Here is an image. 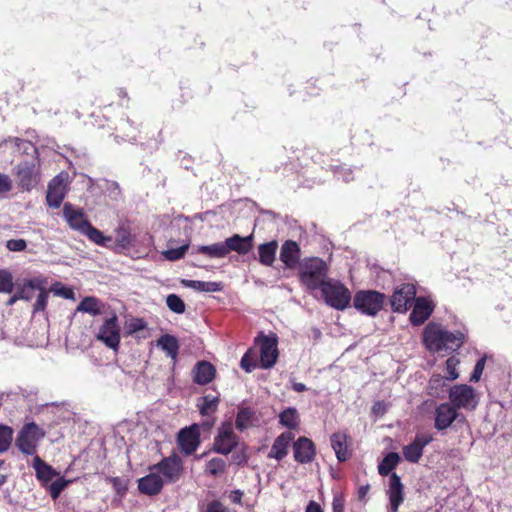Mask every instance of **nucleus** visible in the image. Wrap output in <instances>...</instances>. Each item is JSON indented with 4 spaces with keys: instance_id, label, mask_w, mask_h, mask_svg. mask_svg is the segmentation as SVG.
Here are the masks:
<instances>
[{
    "instance_id": "nucleus-52",
    "label": "nucleus",
    "mask_w": 512,
    "mask_h": 512,
    "mask_svg": "<svg viewBox=\"0 0 512 512\" xmlns=\"http://www.w3.org/2000/svg\"><path fill=\"white\" fill-rule=\"evenodd\" d=\"M241 367L246 372H251L255 367L256 364L253 362L252 358L250 357V352H247L241 359Z\"/></svg>"
},
{
    "instance_id": "nucleus-61",
    "label": "nucleus",
    "mask_w": 512,
    "mask_h": 512,
    "mask_svg": "<svg viewBox=\"0 0 512 512\" xmlns=\"http://www.w3.org/2000/svg\"><path fill=\"white\" fill-rule=\"evenodd\" d=\"M234 501H240V495L237 494L234 498Z\"/></svg>"
},
{
    "instance_id": "nucleus-11",
    "label": "nucleus",
    "mask_w": 512,
    "mask_h": 512,
    "mask_svg": "<svg viewBox=\"0 0 512 512\" xmlns=\"http://www.w3.org/2000/svg\"><path fill=\"white\" fill-rule=\"evenodd\" d=\"M18 186L23 190H32L40 181V166L36 162H22L16 167Z\"/></svg>"
},
{
    "instance_id": "nucleus-31",
    "label": "nucleus",
    "mask_w": 512,
    "mask_h": 512,
    "mask_svg": "<svg viewBox=\"0 0 512 512\" xmlns=\"http://www.w3.org/2000/svg\"><path fill=\"white\" fill-rule=\"evenodd\" d=\"M157 344L173 360L176 359L178 350H179V344H178L177 339L174 336H171V335L161 336L159 338Z\"/></svg>"
},
{
    "instance_id": "nucleus-62",
    "label": "nucleus",
    "mask_w": 512,
    "mask_h": 512,
    "mask_svg": "<svg viewBox=\"0 0 512 512\" xmlns=\"http://www.w3.org/2000/svg\"><path fill=\"white\" fill-rule=\"evenodd\" d=\"M2 464H3V461H0V467L2 466Z\"/></svg>"
},
{
    "instance_id": "nucleus-7",
    "label": "nucleus",
    "mask_w": 512,
    "mask_h": 512,
    "mask_svg": "<svg viewBox=\"0 0 512 512\" xmlns=\"http://www.w3.org/2000/svg\"><path fill=\"white\" fill-rule=\"evenodd\" d=\"M449 399L456 409L474 410L478 403L479 397L476 391L466 384L455 385L449 390Z\"/></svg>"
},
{
    "instance_id": "nucleus-6",
    "label": "nucleus",
    "mask_w": 512,
    "mask_h": 512,
    "mask_svg": "<svg viewBox=\"0 0 512 512\" xmlns=\"http://www.w3.org/2000/svg\"><path fill=\"white\" fill-rule=\"evenodd\" d=\"M95 338L108 348L114 351L118 350L121 336L118 317L115 313H112L104 320L102 325L98 328Z\"/></svg>"
},
{
    "instance_id": "nucleus-38",
    "label": "nucleus",
    "mask_w": 512,
    "mask_h": 512,
    "mask_svg": "<svg viewBox=\"0 0 512 512\" xmlns=\"http://www.w3.org/2000/svg\"><path fill=\"white\" fill-rule=\"evenodd\" d=\"M166 304L171 311L177 314H182L185 311V304L183 300L175 294L167 296Z\"/></svg>"
},
{
    "instance_id": "nucleus-21",
    "label": "nucleus",
    "mask_w": 512,
    "mask_h": 512,
    "mask_svg": "<svg viewBox=\"0 0 512 512\" xmlns=\"http://www.w3.org/2000/svg\"><path fill=\"white\" fill-rule=\"evenodd\" d=\"M314 454V444L310 439L300 437L294 443V458L296 461L300 463H308L313 459Z\"/></svg>"
},
{
    "instance_id": "nucleus-34",
    "label": "nucleus",
    "mask_w": 512,
    "mask_h": 512,
    "mask_svg": "<svg viewBox=\"0 0 512 512\" xmlns=\"http://www.w3.org/2000/svg\"><path fill=\"white\" fill-rule=\"evenodd\" d=\"M280 423L289 428L296 429L299 425L300 418L295 408H287L279 415Z\"/></svg>"
},
{
    "instance_id": "nucleus-30",
    "label": "nucleus",
    "mask_w": 512,
    "mask_h": 512,
    "mask_svg": "<svg viewBox=\"0 0 512 512\" xmlns=\"http://www.w3.org/2000/svg\"><path fill=\"white\" fill-rule=\"evenodd\" d=\"M197 252L205 254L210 258H224L227 256V249L224 242H217L211 245H203L197 248Z\"/></svg>"
},
{
    "instance_id": "nucleus-45",
    "label": "nucleus",
    "mask_w": 512,
    "mask_h": 512,
    "mask_svg": "<svg viewBox=\"0 0 512 512\" xmlns=\"http://www.w3.org/2000/svg\"><path fill=\"white\" fill-rule=\"evenodd\" d=\"M116 243L123 249H127L132 244V236L126 229H120L117 232Z\"/></svg>"
},
{
    "instance_id": "nucleus-53",
    "label": "nucleus",
    "mask_w": 512,
    "mask_h": 512,
    "mask_svg": "<svg viewBox=\"0 0 512 512\" xmlns=\"http://www.w3.org/2000/svg\"><path fill=\"white\" fill-rule=\"evenodd\" d=\"M207 512H227V509L221 503L214 501L208 505Z\"/></svg>"
},
{
    "instance_id": "nucleus-26",
    "label": "nucleus",
    "mask_w": 512,
    "mask_h": 512,
    "mask_svg": "<svg viewBox=\"0 0 512 512\" xmlns=\"http://www.w3.org/2000/svg\"><path fill=\"white\" fill-rule=\"evenodd\" d=\"M277 248L278 244L276 241H270L259 245V262L265 266H272L276 259Z\"/></svg>"
},
{
    "instance_id": "nucleus-13",
    "label": "nucleus",
    "mask_w": 512,
    "mask_h": 512,
    "mask_svg": "<svg viewBox=\"0 0 512 512\" xmlns=\"http://www.w3.org/2000/svg\"><path fill=\"white\" fill-rule=\"evenodd\" d=\"M416 289L413 284H402L397 287L391 297V307L396 312L404 313L416 298Z\"/></svg>"
},
{
    "instance_id": "nucleus-41",
    "label": "nucleus",
    "mask_w": 512,
    "mask_h": 512,
    "mask_svg": "<svg viewBox=\"0 0 512 512\" xmlns=\"http://www.w3.org/2000/svg\"><path fill=\"white\" fill-rule=\"evenodd\" d=\"M445 386L444 378L441 375H433L429 381V393L438 396Z\"/></svg>"
},
{
    "instance_id": "nucleus-9",
    "label": "nucleus",
    "mask_w": 512,
    "mask_h": 512,
    "mask_svg": "<svg viewBox=\"0 0 512 512\" xmlns=\"http://www.w3.org/2000/svg\"><path fill=\"white\" fill-rule=\"evenodd\" d=\"M260 350V363L264 369H269L275 365L278 359V339L275 334L269 336L261 334L256 340Z\"/></svg>"
},
{
    "instance_id": "nucleus-3",
    "label": "nucleus",
    "mask_w": 512,
    "mask_h": 512,
    "mask_svg": "<svg viewBox=\"0 0 512 512\" xmlns=\"http://www.w3.org/2000/svg\"><path fill=\"white\" fill-rule=\"evenodd\" d=\"M327 270V265L322 259L306 258L299 263L300 281L311 290L322 288L323 284L327 282Z\"/></svg>"
},
{
    "instance_id": "nucleus-28",
    "label": "nucleus",
    "mask_w": 512,
    "mask_h": 512,
    "mask_svg": "<svg viewBox=\"0 0 512 512\" xmlns=\"http://www.w3.org/2000/svg\"><path fill=\"white\" fill-rule=\"evenodd\" d=\"M181 284L184 287L191 288L199 292H219L222 290V285L219 282L212 281H198V280H187L183 279Z\"/></svg>"
},
{
    "instance_id": "nucleus-22",
    "label": "nucleus",
    "mask_w": 512,
    "mask_h": 512,
    "mask_svg": "<svg viewBox=\"0 0 512 512\" xmlns=\"http://www.w3.org/2000/svg\"><path fill=\"white\" fill-rule=\"evenodd\" d=\"M388 495L391 511L397 512L399 506L404 500V495L403 485L401 483L400 477L396 473H393L390 477Z\"/></svg>"
},
{
    "instance_id": "nucleus-2",
    "label": "nucleus",
    "mask_w": 512,
    "mask_h": 512,
    "mask_svg": "<svg viewBox=\"0 0 512 512\" xmlns=\"http://www.w3.org/2000/svg\"><path fill=\"white\" fill-rule=\"evenodd\" d=\"M63 215L72 229L86 235L95 244L108 246L111 242V237L104 236L100 230L89 223L82 209L66 203L63 207Z\"/></svg>"
},
{
    "instance_id": "nucleus-5",
    "label": "nucleus",
    "mask_w": 512,
    "mask_h": 512,
    "mask_svg": "<svg viewBox=\"0 0 512 512\" xmlns=\"http://www.w3.org/2000/svg\"><path fill=\"white\" fill-rule=\"evenodd\" d=\"M322 295L327 304L335 309L343 310L351 301L350 291L340 282L327 280L321 288Z\"/></svg>"
},
{
    "instance_id": "nucleus-35",
    "label": "nucleus",
    "mask_w": 512,
    "mask_h": 512,
    "mask_svg": "<svg viewBox=\"0 0 512 512\" xmlns=\"http://www.w3.org/2000/svg\"><path fill=\"white\" fill-rule=\"evenodd\" d=\"M400 457L397 453H389L379 464L378 471L381 475H388L398 464Z\"/></svg>"
},
{
    "instance_id": "nucleus-46",
    "label": "nucleus",
    "mask_w": 512,
    "mask_h": 512,
    "mask_svg": "<svg viewBox=\"0 0 512 512\" xmlns=\"http://www.w3.org/2000/svg\"><path fill=\"white\" fill-rule=\"evenodd\" d=\"M40 293L37 296L36 302L34 304L35 311H42L45 309L47 305V300L49 297V292L44 289L43 284L41 285V289H38Z\"/></svg>"
},
{
    "instance_id": "nucleus-16",
    "label": "nucleus",
    "mask_w": 512,
    "mask_h": 512,
    "mask_svg": "<svg viewBox=\"0 0 512 512\" xmlns=\"http://www.w3.org/2000/svg\"><path fill=\"white\" fill-rule=\"evenodd\" d=\"M457 409L449 403L440 404L435 410V428L445 430L457 419Z\"/></svg>"
},
{
    "instance_id": "nucleus-54",
    "label": "nucleus",
    "mask_w": 512,
    "mask_h": 512,
    "mask_svg": "<svg viewBox=\"0 0 512 512\" xmlns=\"http://www.w3.org/2000/svg\"><path fill=\"white\" fill-rule=\"evenodd\" d=\"M306 512H322L321 507L314 501H311L306 508Z\"/></svg>"
},
{
    "instance_id": "nucleus-25",
    "label": "nucleus",
    "mask_w": 512,
    "mask_h": 512,
    "mask_svg": "<svg viewBox=\"0 0 512 512\" xmlns=\"http://www.w3.org/2000/svg\"><path fill=\"white\" fill-rule=\"evenodd\" d=\"M32 466L36 472L37 478L44 484L52 481L54 477L58 476V472L50 465L46 464L39 456H35L33 458Z\"/></svg>"
},
{
    "instance_id": "nucleus-55",
    "label": "nucleus",
    "mask_w": 512,
    "mask_h": 512,
    "mask_svg": "<svg viewBox=\"0 0 512 512\" xmlns=\"http://www.w3.org/2000/svg\"><path fill=\"white\" fill-rule=\"evenodd\" d=\"M292 388L296 392H303V391H305L307 389L306 385L303 384V383H293Z\"/></svg>"
},
{
    "instance_id": "nucleus-8",
    "label": "nucleus",
    "mask_w": 512,
    "mask_h": 512,
    "mask_svg": "<svg viewBox=\"0 0 512 512\" xmlns=\"http://www.w3.org/2000/svg\"><path fill=\"white\" fill-rule=\"evenodd\" d=\"M384 295L376 291H360L354 296V307L364 314L374 316L383 306Z\"/></svg>"
},
{
    "instance_id": "nucleus-59",
    "label": "nucleus",
    "mask_w": 512,
    "mask_h": 512,
    "mask_svg": "<svg viewBox=\"0 0 512 512\" xmlns=\"http://www.w3.org/2000/svg\"><path fill=\"white\" fill-rule=\"evenodd\" d=\"M7 481V476L0 474V486H2Z\"/></svg>"
},
{
    "instance_id": "nucleus-20",
    "label": "nucleus",
    "mask_w": 512,
    "mask_h": 512,
    "mask_svg": "<svg viewBox=\"0 0 512 512\" xmlns=\"http://www.w3.org/2000/svg\"><path fill=\"white\" fill-rule=\"evenodd\" d=\"M252 240V234L247 237H242L238 234H234L233 236L227 238L225 241H223L227 249V255L231 251H235L238 254L242 255L247 254L252 248Z\"/></svg>"
},
{
    "instance_id": "nucleus-32",
    "label": "nucleus",
    "mask_w": 512,
    "mask_h": 512,
    "mask_svg": "<svg viewBox=\"0 0 512 512\" xmlns=\"http://www.w3.org/2000/svg\"><path fill=\"white\" fill-rule=\"evenodd\" d=\"M42 284L43 281L38 278L29 280L17 290V297L23 300H31L34 296V291L41 289Z\"/></svg>"
},
{
    "instance_id": "nucleus-43",
    "label": "nucleus",
    "mask_w": 512,
    "mask_h": 512,
    "mask_svg": "<svg viewBox=\"0 0 512 512\" xmlns=\"http://www.w3.org/2000/svg\"><path fill=\"white\" fill-rule=\"evenodd\" d=\"M459 364V360L456 357H450L446 361V379L453 381L459 377L457 372V365Z\"/></svg>"
},
{
    "instance_id": "nucleus-18",
    "label": "nucleus",
    "mask_w": 512,
    "mask_h": 512,
    "mask_svg": "<svg viewBox=\"0 0 512 512\" xmlns=\"http://www.w3.org/2000/svg\"><path fill=\"white\" fill-rule=\"evenodd\" d=\"M301 256L299 245L292 240H287L283 243L280 251V260L287 268H294Z\"/></svg>"
},
{
    "instance_id": "nucleus-4",
    "label": "nucleus",
    "mask_w": 512,
    "mask_h": 512,
    "mask_svg": "<svg viewBox=\"0 0 512 512\" xmlns=\"http://www.w3.org/2000/svg\"><path fill=\"white\" fill-rule=\"evenodd\" d=\"M424 343L430 351L454 349L461 343V337L449 333L437 324H429L424 331Z\"/></svg>"
},
{
    "instance_id": "nucleus-27",
    "label": "nucleus",
    "mask_w": 512,
    "mask_h": 512,
    "mask_svg": "<svg viewBox=\"0 0 512 512\" xmlns=\"http://www.w3.org/2000/svg\"><path fill=\"white\" fill-rule=\"evenodd\" d=\"M331 446L339 461H345L349 458L347 437L344 433H334L331 436Z\"/></svg>"
},
{
    "instance_id": "nucleus-40",
    "label": "nucleus",
    "mask_w": 512,
    "mask_h": 512,
    "mask_svg": "<svg viewBox=\"0 0 512 512\" xmlns=\"http://www.w3.org/2000/svg\"><path fill=\"white\" fill-rule=\"evenodd\" d=\"M188 248H189V245L184 244L178 248H172V249L165 250L162 252V254L167 260L176 261V260L181 259L185 255Z\"/></svg>"
},
{
    "instance_id": "nucleus-12",
    "label": "nucleus",
    "mask_w": 512,
    "mask_h": 512,
    "mask_svg": "<svg viewBox=\"0 0 512 512\" xmlns=\"http://www.w3.org/2000/svg\"><path fill=\"white\" fill-rule=\"evenodd\" d=\"M238 444V437L233 431L231 422L223 423L218 429L213 449L223 455L229 454Z\"/></svg>"
},
{
    "instance_id": "nucleus-29",
    "label": "nucleus",
    "mask_w": 512,
    "mask_h": 512,
    "mask_svg": "<svg viewBox=\"0 0 512 512\" xmlns=\"http://www.w3.org/2000/svg\"><path fill=\"white\" fill-rule=\"evenodd\" d=\"M104 304L97 298L89 296L85 297L77 306V311L88 313L92 316L100 315L103 313Z\"/></svg>"
},
{
    "instance_id": "nucleus-57",
    "label": "nucleus",
    "mask_w": 512,
    "mask_h": 512,
    "mask_svg": "<svg viewBox=\"0 0 512 512\" xmlns=\"http://www.w3.org/2000/svg\"><path fill=\"white\" fill-rule=\"evenodd\" d=\"M372 409L374 412L383 411V404L381 402H377V403H375V405L373 406Z\"/></svg>"
},
{
    "instance_id": "nucleus-36",
    "label": "nucleus",
    "mask_w": 512,
    "mask_h": 512,
    "mask_svg": "<svg viewBox=\"0 0 512 512\" xmlns=\"http://www.w3.org/2000/svg\"><path fill=\"white\" fill-rule=\"evenodd\" d=\"M253 424V413L247 409H241L236 417V428L240 431H244L251 427Z\"/></svg>"
},
{
    "instance_id": "nucleus-51",
    "label": "nucleus",
    "mask_w": 512,
    "mask_h": 512,
    "mask_svg": "<svg viewBox=\"0 0 512 512\" xmlns=\"http://www.w3.org/2000/svg\"><path fill=\"white\" fill-rule=\"evenodd\" d=\"M12 189V180L6 174L0 173V194L8 193Z\"/></svg>"
},
{
    "instance_id": "nucleus-44",
    "label": "nucleus",
    "mask_w": 512,
    "mask_h": 512,
    "mask_svg": "<svg viewBox=\"0 0 512 512\" xmlns=\"http://www.w3.org/2000/svg\"><path fill=\"white\" fill-rule=\"evenodd\" d=\"M12 440V430L6 426H0V453L6 451Z\"/></svg>"
},
{
    "instance_id": "nucleus-33",
    "label": "nucleus",
    "mask_w": 512,
    "mask_h": 512,
    "mask_svg": "<svg viewBox=\"0 0 512 512\" xmlns=\"http://www.w3.org/2000/svg\"><path fill=\"white\" fill-rule=\"evenodd\" d=\"M219 398L214 395H206L199 399L198 408L203 416H209L217 410Z\"/></svg>"
},
{
    "instance_id": "nucleus-37",
    "label": "nucleus",
    "mask_w": 512,
    "mask_h": 512,
    "mask_svg": "<svg viewBox=\"0 0 512 512\" xmlns=\"http://www.w3.org/2000/svg\"><path fill=\"white\" fill-rule=\"evenodd\" d=\"M226 467V462L222 458H212L206 464V473L217 476L224 472Z\"/></svg>"
},
{
    "instance_id": "nucleus-49",
    "label": "nucleus",
    "mask_w": 512,
    "mask_h": 512,
    "mask_svg": "<svg viewBox=\"0 0 512 512\" xmlns=\"http://www.w3.org/2000/svg\"><path fill=\"white\" fill-rule=\"evenodd\" d=\"M6 247L10 251L20 252L25 250L27 243L24 239H11L7 241Z\"/></svg>"
},
{
    "instance_id": "nucleus-14",
    "label": "nucleus",
    "mask_w": 512,
    "mask_h": 512,
    "mask_svg": "<svg viewBox=\"0 0 512 512\" xmlns=\"http://www.w3.org/2000/svg\"><path fill=\"white\" fill-rule=\"evenodd\" d=\"M178 444L184 454H192L200 444L199 426L193 424L182 429L178 434Z\"/></svg>"
},
{
    "instance_id": "nucleus-10",
    "label": "nucleus",
    "mask_w": 512,
    "mask_h": 512,
    "mask_svg": "<svg viewBox=\"0 0 512 512\" xmlns=\"http://www.w3.org/2000/svg\"><path fill=\"white\" fill-rule=\"evenodd\" d=\"M44 433L35 423L26 424L20 431L16 444L21 452L27 455H33L36 447Z\"/></svg>"
},
{
    "instance_id": "nucleus-15",
    "label": "nucleus",
    "mask_w": 512,
    "mask_h": 512,
    "mask_svg": "<svg viewBox=\"0 0 512 512\" xmlns=\"http://www.w3.org/2000/svg\"><path fill=\"white\" fill-rule=\"evenodd\" d=\"M66 194V183H65V177L60 174L56 176L49 184L48 186V192H47V202L48 205L53 208H58Z\"/></svg>"
},
{
    "instance_id": "nucleus-17",
    "label": "nucleus",
    "mask_w": 512,
    "mask_h": 512,
    "mask_svg": "<svg viewBox=\"0 0 512 512\" xmlns=\"http://www.w3.org/2000/svg\"><path fill=\"white\" fill-rule=\"evenodd\" d=\"M432 441L429 436H417L412 443L403 448L404 458L411 462L417 463L423 454V449Z\"/></svg>"
},
{
    "instance_id": "nucleus-50",
    "label": "nucleus",
    "mask_w": 512,
    "mask_h": 512,
    "mask_svg": "<svg viewBox=\"0 0 512 512\" xmlns=\"http://www.w3.org/2000/svg\"><path fill=\"white\" fill-rule=\"evenodd\" d=\"M484 367H485V358H481L477 361L470 380L474 381V382L479 381L481 378V375L483 373Z\"/></svg>"
},
{
    "instance_id": "nucleus-39",
    "label": "nucleus",
    "mask_w": 512,
    "mask_h": 512,
    "mask_svg": "<svg viewBox=\"0 0 512 512\" xmlns=\"http://www.w3.org/2000/svg\"><path fill=\"white\" fill-rule=\"evenodd\" d=\"M70 482V480H66L64 478H58L54 482H52L48 487L51 497L54 500L57 499L61 492L69 485Z\"/></svg>"
},
{
    "instance_id": "nucleus-1",
    "label": "nucleus",
    "mask_w": 512,
    "mask_h": 512,
    "mask_svg": "<svg viewBox=\"0 0 512 512\" xmlns=\"http://www.w3.org/2000/svg\"><path fill=\"white\" fill-rule=\"evenodd\" d=\"M182 472V461L177 455L166 457L149 467V473L138 480V489L145 495H157L164 484L178 481Z\"/></svg>"
},
{
    "instance_id": "nucleus-23",
    "label": "nucleus",
    "mask_w": 512,
    "mask_h": 512,
    "mask_svg": "<svg viewBox=\"0 0 512 512\" xmlns=\"http://www.w3.org/2000/svg\"><path fill=\"white\" fill-rule=\"evenodd\" d=\"M294 436L291 432H284L279 435L268 454V457L275 458L277 460L283 459L287 455L288 447L293 440Z\"/></svg>"
},
{
    "instance_id": "nucleus-24",
    "label": "nucleus",
    "mask_w": 512,
    "mask_h": 512,
    "mask_svg": "<svg viewBox=\"0 0 512 512\" xmlns=\"http://www.w3.org/2000/svg\"><path fill=\"white\" fill-rule=\"evenodd\" d=\"M194 381L197 384L204 385L211 382L215 377L214 366L207 361H200L196 364L194 370Z\"/></svg>"
},
{
    "instance_id": "nucleus-56",
    "label": "nucleus",
    "mask_w": 512,
    "mask_h": 512,
    "mask_svg": "<svg viewBox=\"0 0 512 512\" xmlns=\"http://www.w3.org/2000/svg\"><path fill=\"white\" fill-rule=\"evenodd\" d=\"M20 298L17 297V292L7 301L8 306H12Z\"/></svg>"
},
{
    "instance_id": "nucleus-19",
    "label": "nucleus",
    "mask_w": 512,
    "mask_h": 512,
    "mask_svg": "<svg viewBox=\"0 0 512 512\" xmlns=\"http://www.w3.org/2000/svg\"><path fill=\"white\" fill-rule=\"evenodd\" d=\"M415 305L410 315V320L414 325L424 323L433 311L431 302L423 297L416 298Z\"/></svg>"
},
{
    "instance_id": "nucleus-42",
    "label": "nucleus",
    "mask_w": 512,
    "mask_h": 512,
    "mask_svg": "<svg viewBox=\"0 0 512 512\" xmlns=\"http://www.w3.org/2000/svg\"><path fill=\"white\" fill-rule=\"evenodd\" d=\"M13 290L12 275L8 271L0 270V292L11 293Z\"/></svg>"
},
{
    "instance_id": "nucleus-47",
    "label": "nucleus",
    "mask_w": 512,
    "mask_h": 512,
    "mask_svg": "<svg viewBox=\"0 0 512 512\" xmlns=\"http://www.w3.org/2000/svg\"><path fill=\"white\" fill-rule=\"evenodd\" d=\"M146 328V323L141 318H132L127 323L128 334H133Z\"/></svg>"
},
{
    "instance_id": "nucleus-48",
    "label": "nucleus",
    "mask_w": 512,
    "mask_h": 512,
    "mask_svg": "<svg viewBox=\"0 0 512 512\" xmlns=\"http://www.w3.org/2000/svg\"><path fill=\"white\" fill-rule=\"evenodd\" d=\"M51 291L54 292L55 295L62 296L64 298H66V299H73L74 298L73 290L70 289V288L62 286L59 283L54 284L51 287Z\"/></svg>"
},
{
    "instance_id": "nucleus-60",
    "label": "nucleus",
    "mask_w": 512,
    "mask_h": 512,
    "mask_svg": "<svg viewBox=\"0 0 512 512\" xmlns=\"http://www.w3.org/2000/svg\"><path fill=\"white\" fill-rule=\"evenodd\" d=\"M334 506V512H342V507L338 505L336 502L333 504Z\"/></svg>"
},
{
    "instance_id": "nucleus-58",
    "label": "nucleus",
    "mask_w": 512,
    "mask_h": 512,
    "mask_svg": "<svg viewBox=\"0 0 512 512\" xmlns=\"http://www.w3.org/2000/svg\"><path fill=\"white\" fill-rule=\"evenodd\" d=\"M369 490V486H362L360 489H359V494H360V497H364L367 492Z\"/></svg>"
}]
</instances>
